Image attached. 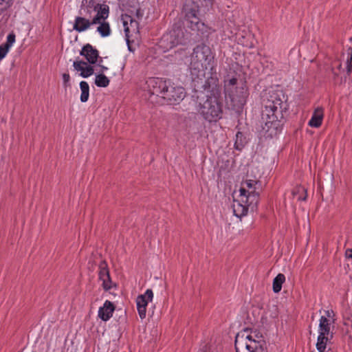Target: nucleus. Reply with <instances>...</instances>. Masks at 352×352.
<instances>
[{
	"label": "nucleus",
	"instance_id": "obj_1",
	"mask_svg": "<svg viewBox=\"0 0 352 352\" xmlns=\"http://www.w3.org/2000/svg\"><path fill=\"white\" fill-rule=\"evenodd\" d=\"M285 102V95L280 90L269 91L263 96L261 127L267 137L273 138L281 131Z\"/></svg>",
	"mask_w": 352,
	"mask_h": 352
},
{
	"label": "nucleus",
	"instance_id": "obj_2",
	"mask_svg": "<svg viewBox=\"0 0 352 352\" xmlns=\"http://www.w3.org/2000/svg\"><path fill=\"white\" fill-rule=\"evenodd\" d=\"M210 81L212 84L211 89H206L207 84L210 83L208 80L204 85L206 93L204 96H197L196 110L205 121L212 123L223 118V104L217 87V79L211 77Z\"/></svg>",
	"mask_w": 352,
	"mask_h": 352
},
{
	"label": "nucleus",
	"instance_id": "obj_3",
	"mask_svg": "<svg viewBox=\"0 0 352 352\" xmlns=\"http://www.w3.org/2000/svg\"><path fill=\"white\" fill-rule=\"evenodd\" d=\"M261 184L257 179H245L241 183L239 195L234 199L232 210L234 214L241 218L248 214V210H254L258 202Z\"/></svg>",
	"mask_w": 352,
	"mask_h": 352
},
{
	"label": "nucleus",
	"instance_id": "obj_4",
	"mask_svg": "<svg viewBox=\"0 0 352 352\" xmlns=\"http://www.w3.org/2000/svg\"><path fill=\"white\" fill-rule=\"evenodd\" d=\"M144 89L149 95L160 96L170 104L179 103L186 96L184 87L175 85L170 80L150 78L146 81Z\"/></svg>",
	"mask_w": 352,
	"mask_h": 352
},
{
	"label": "nucleus",
	"instance_id": "obj_5",
	"mask_svg": "<svg viewBox=\"0 0 352 352\" xmlns=\"http://www.w3.org/2000/svg\"><path fill=\"white\" fill-rule=\"evenodd\" d=\"M214 55L208 45L196 46L190 56L188 68L192 76L204 77L206 73L212 74L214 70Z\"/></svg>",
	"mask_w": 352,
	"mask_h": 352
},
{
	"label": "nucleus",
	"instance_id": "obj_6",
	"mask_svg": "<svg viewBox=\"0 0 352 352\" xmlns=\"http://www.w3.org/2000/svg\"><path fill=\"white\" fill-rule=\"evenodd\" d=\"M262 335L257 331L245 329L238 333L235 338L236 352L245 348L248 352H267Z\"/></svg>",
	"mask_w": 352,
	"mask_h": 352
},
{
	"label": "nucleus",
	"instance_id": "obj_7",
	"mask_svg": "<svg viewBox=\"0 0 352 352\" xmlns=\"http://www.w3.org/2000/svg\"><path fill=\"white\" fill-rule=\"evenodd\" d=\"M199 1L201 3V6H197V8H192L187 11L186 17L189 21L190 25L188 27L191 30L204 33L206 32L207 27L204 23L200 21L197 14L199 9L201 8H204V11L211 8L212 6V0H199Z\"/></svg>",
	"mask_w": 352,
	"mask_h": 352
},
{
	"label": "nucleus",
	"instance_id": "obj_8",
	"mask_svg": "<svg viewBox=\"0 0 352 352\" xmlns=\"http://www.w3.org/2000/svg\"><path fill=\"white\" fill-rule=\"evenodd\" d=\"M153 298V292L151 289H148L141 295H139L136 299L137 309L140 318L143 320L146 316V307L148 302L152 301Z\"/></svg>",
	"mask_w": 352,
	"mask_h": 352
},
{
	"label": "nucleus",
	"instance_id": "obj_9",
	"mask_svg": "<svg viewBox=\"0 0 352 352\" xmlns=\"http://www.w3.org/2000/svg\"><path fill=\"white\" fill-rule=\"evenodd\" d=\"M80 54L84 56L90 65L96 64L98 59L100 58L98 50L89 43L85 45L82 47Z\"/></svg>",
	"mask_w": 352,
	"mask_h": 352
},
{
	"label": "nucleus",
	"instance_id": "obj_10",
	"mask_svg": "<svg viewBox=\"0 0 352 352\" xmlns=\"http://www.w3.org/2000/svg\"><path fill=\"white\" fill-rule=\"evenodd\" d=\"M73 67L76 71L80 72V76L82 78H88L94 73V67L83 60L74 61Z\"/></svg>",
	"mask_w": 352,
	"mask_h": 352
},
{
	"label": "nucleus",
	"instance_id": "obj_11",
	"mask_svg": "<svg viewBox=\"0 0 352 352\" xmlns=\"http://www.w3.org/2000/svg\"><path fill=\"white\" fill-rule=\"evenodd\" d=\"M247 96V91L243 87L240 88L239 94H229V98L232 102V108L236 109L241 108L246 102Z\"/></svg>",
	"mask_w": 352,
	"mask_h": 352
},
{
	"label": "nucleus",
	"instance_id": "obj_12",
	"mask_svg": "<svg viewBox=\"0 0 352 352\" xmlns=\"http://www.w3.org/2000/svg\"><path fill=\"white\" fill-rule=\"evenodd\" d=\"M115 310L113 303L108 300H105L102 307L98 311V316L103 321H108L113 316Z\"/></svg>",
	"mask_w": 352,
	"mask_h": 352
},
{
	"label": "nucleus",
	"instance_id": "obj_13",
	"mask_svg": "<svg viewBox=\"0 0 352 352\" xmlns=\"http://www.w3.org/2000/svg\"><path fill=\"white\" fill-rule=\"evenodd\" d=\"M15 42L16 35L14 32H10L7 36L6 42L0 45V62L6 56Z\"/></svg>",
	"mask_w": 352,
	"mask_h": 352
},
{
	"label": "nucleus",
	"instance_id": "obj_14",
	"mask_svg": "<svg viewBox=\"0 0 352 352\" xmlns=\"http://www.w3.org/2000/svg\"><path fill=\"white\" fill-rule=\"evenodd\" d=\"M94 23H92V20L90 21L82 16H76L74 20L73 29L78 32H82L88 29Z\"/></svg>",
	"mask_w": 352,
	"mask_h": 352
},
{
	"label": "nucleus",
	"instance_id": "obj_15",
	"mask_svg": "<svg viewBox=\"0 0 352 352\" xmlns=\"http://www.w3.org/2000/svg\"><path fill=\"white\" fill-rule=\"evenodd\" d=\"M176 35L177 34L175 31L164 35L160 42V46L166 50H168L177 45L179 43H180V41L175 38Z\"/></svg>",
	"mask_w": 352,
	"mask_h": 352
},
{
	"label": "nucleus",
	"instance_id": "obj_16",
	"mask_svg": "<svg viewBox=\"0 0 352 352\" xmlns=\"http://www.w3.org/2000/svg\"><path fill=\"white\" fill-rule=\"evenodd\" d=\"M95 11L97 13L92 19V23L96 25L101 21H106L105 19L108 18L109 14V8L107 5L100 4Z\"/></svg>",
	"mask_w": 352,
	"mask_h": 352
},
{
	"label": "nucleus",
	"instance_id": "obj_17",
	"mask_svg": "<svg viewBox=\"0 0 352 352\" xmlns=\"http://www.w3.org/2000/svg\"><path fill=\"white\" fill-rule=\"evenodd\" d=\"M324 117V109L322 107H317L308 122V125L311 127L318 128L321 126Z\"/></svg>",
	"mask_w": 352,
	"mask_h": 352
},
{
	"label": "nucleus",
	"instance_id": "obj_18",
	"mask_svg": "<svg viewBox=\"0 0 352 352\" xmlns=\"http://www.w3.org/2000/svg\"><path fill=\"white\" fill-rule=\"evenodd\" d=\"M333 321H329L327 317H320L318 330V333H323L326 335H333L331 328L333 327Z\"/></svg>",
	"mask_w": 352,
	"mask_h": 352
},
{
	"label": "nucleus",
	"instance_id": "obj_19",
	"mask_svg": "<svg viewBox=\"0 0 352 352\" xmlns=\"http://www.w3.org/2000/svg\"><path fill=\"white\" fill-rule=\"evenodd\" d=\"M333 338V335H326L318 333V336L316 342V349L318 352H324L327 348V345L330 342Z\"/></svg>",
	"mask_w": 352,
	"mask_h": 352
},
{
	"label": "nucleus",
	"instance_id": "obj_20",
	"mask_svg": "<svg viewBox=\"0 0 352 352\" xmlns=\"http://www.w3.org/2000/svg\"><path fill=\"white\" fill-rule=\"evenodd\" d=\"M98 27L97 28V32L102 37H107L110 36L111 33V30L110 28V25L107 21H101L99 23Z\"/></svg>",
	"mask_w": 352,
	"mask_h": 352
},
{
	"label": "nucleus",
	"instance_id": "obj_21",
	"mask_svg": "<svg viewBox=\"0 0 352 352\" xmlns=\"http://www.w3.org/2000/svg\"><path fill=\"white\" fill-rule=\"evenodd\" d=\"M285 281V276L283 274H278L273 280V291L278 293L282 289V285Z\"/></svg>",
	"mask_w": 352,
	"mask_h": 352
},
{
	"label": "nucleus",
	"instance_id": "obj_22",
	"mask_svg": "<svg viewBox=\"0 0 352 352\" xmlns=\"http://www.w3.org/2000/svg\"><path fill=\"white\" fill-rule=\"evenodd\" d=\"M80 88L81 91L80 101L86 102L89 97V86L86 81H81L80 82Z\"/></svg>",
	"mask_w": 352,
	"mask_h": 352
},
{
	"label": "nucleus",
	"instance_id": "obj_23",
	"mask_svg": "<svg viewBox=\"0 0 352 352\" xmlns=\"http://www.w3.org/2000/svg\"><path fill=\"white\" fill-rule=\"evenodd\" d=\"M94 82L98 87H107L109 86L110 80L104 74H98L96 75Z\"/></svg>",
	"mask_w": 352,
	"mask_h": 352
},
{
	"label": "nucleus",
	"instance_id": "obj_24",
	"mask_svg": "<svg viewBox=\"0 0 352 352\" xmlns=\"http://www.w3.org/2000/svg\"><path fill=\"white\" fill-rule=\"evenodd\" d=\"M245 143V138L241 132H237L236 134L234 148L236 150L241 151Z\"/></svg>",
	"mask_w": 352,
	"mask_h": 352
},
{
	"label": "nucleus",
	"instance_id": "obj_25",
	"mask_svg": "<svg viewBox=\"0 0 352 352\" xmlns=\"http://www.w3.org/2000/svg\"><path fill=\"white\" fill-rule=\"evenodd\" d=\"M108 275H109V271L108 269L107 263L102 261L99 265V279L100 280L101 278L107 276Z\"/></svg>",
	"mask_w": 352,
	"mask_h": 352
},
{
	"label": "nucleus",
	"instance_id": "obj_26",
	"mask_svg": "<svg viewBox=\"0 0 352 352\" xmlns=\"http://www.w3.org/2000/svg\"><path fill=\"white\" fill-rule=\"evenodd\" d=\"M102 0H82V3L88 8H93L94 10H96L98 6L101 4Z\"/></svg>",
	"mask_w": 352,
	"mask_h": 352
},
{
	"label": "nucleus",
	"instance_id": "obj_27",
	"mask_svg": "<svg viewBox=\"0 0 352 352\" xmlns=\"http://www.w3.org/2000/svg\"><path fill=\"white\" fill-rule=\"evenodd\" d=\"M100 280L102 282V285L104 290L108 291L113 287V283L110 278V275L101 278Z\"/></svg>",
	"mask_w": 352,
	"mask_h": 352
},
{
	"label": "nucleus",
	"instance_id": "obj_28",
	"mask_svg": "<svg viewBox=\"0 0 352 352\" xmlns=\"http://www.w3.org/2000/svg\"><path fill=\"white\" fill-rule=\"evenodd\" d=\"M321 317H327V319L329 320V321L335 322V313L332 309L324 311V315Z\"/></svg>",
	"mask_w": 352,
	"mask_h": 352
},
{
	"label": "nucleus",
	"instance_id": "obj_29",
	"mask_svg": "<svg viewBox=\"0 0 352 352\" xmlns=\"http://www.w3.org/2000/svg\"><path fill=\"white\" fill-rule=\"evenodd\" d=\"M237 82V79L236 78H232L226 82L225 87L226 89L228 91L230 89L231 87H234Z\"/></svg>",
	"mask_w": 352,
	"mask_h": 352
},
{
	"label": "nucleus",
	"instance_id": "obj_30",
	"mask_svg": "<svg viewBox=\"0 0 352 352\" xmlns=\"http://www.w3.org/2000/svg\"><path fill=\"white\" fill-rule=\"evenodd\" d=\"M12 3V0H0V6L1 9L9 8Z\"/></svg>",
	"mask_w": 352,
	"mask_h": 352
},
{
	"label": "nucleus",
	"instance_id": "obj_31",
	"mask_svg": "<svg viewBox=\"0 0 352 352\" xmlns=\"http://www.w3.org/2000/svg\"><path fill=\"white\" fill-rule=\"evenodd\" d=\"M63 80V85L64 87H67L69 86V81H70V76L68 73H64L62 76Z\"/></svg>",
	"mask_w": 352,
	"mask_h": 352
},
{
	"label": "nucleus",
	"instance_id": "obj_32",
	"mask_svg": "<svg viewBox=\"0 0 352 352\" xmlns=\"http://www.w3.org/2000/svg\"><path fill=\"white\" fill-rule=\"evenodd\" d=\"M350 58L347 60V72H352V48L351 49Z\"/></svg>",
	"mask_w": 352,
	"mask_h": 352
},
{
	"label": "nucleus",
	"instance_id": "obj_33",
	"mask_svg": "<svg viewBox=\"0 0 352 352\" xmlns=\"http://www.w3.org/2000/svg\"><path fill=\"white\" fill-rule=\"evenodd\" d=\"M102 61V58H100V61H99V63L98 65L100 67V72H102L101 74H102L104 72L108 70L107 67H105V66L101 65Z\"/></svg>",
	"mask_w": 352,
	"mask_h": 352
},
{
	"label": "nucleus",
	"instance_id": "obj_34",
	"mask_svg": "<svg viewBox=\"0 0 352 352\" xmlns=\"http://www.w3.org/2000/svg\"><path fill=\"white\" fill-rule=\"evenodd\" d=\"M298 200H300V199L305 200L306 199V197H304L303 198L298 197Z\"/></svg>",
	"mask_w": 352,
	"mask_h": 352
},
{
	"label": "nucleus",
	"instance_id": "obj_35",
	"mask_svg": "<svg viewBox=\"0 0 352 352\" xmlns=\"http://www.w3.org/2000/svg\"><path fill=\"white\" fill-rule=\"evenodd\" d=\"M32 352H36V351H32Z\"/></svg>",
	"mask_w": 352,
	"mask_h": 352
}]
</instances>
